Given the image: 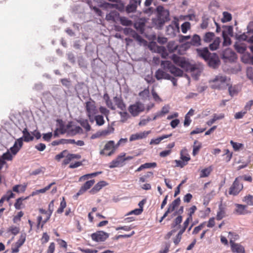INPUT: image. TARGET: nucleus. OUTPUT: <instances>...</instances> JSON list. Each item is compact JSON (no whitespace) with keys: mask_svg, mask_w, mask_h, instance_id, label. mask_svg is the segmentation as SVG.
<instances>
[{"mask_svg":"<svg viewBox=\"0 0 253 253\" xmlns=\"http://www.w3.org/2000/svg\"><path fill=\"white\" fill-rule=\"evenodd\" d=\"M172 60L178 66L184 70L189 71L192 76L196 80L198 79L203 70V66L201 64H190L185 59L175 55H173Z\"/></svg>","mask_w":253,"mask_h":253,"instance_id":"nucleus-1","label":"nucleus"},{"mask_svg":"<svg viewBox=\"0 0 253 253\" xmlns=\"http://www.w3.org/2000/svg\"><path fill=\"white\" fill-rule=\"evenodd\" d=\"M81 130V128L80 126L73 125L72 122H69L67 125L64 126L61 122L59 123V127L54 131V136L56 137L58 136L59 133L64 134L66 132L75 135L79 132Z\"/></svg>","mask_w":253,"mask_h":253,"instance_id":"nucleus-2","label":"nucleus"},{"mask_svg":"<svg viewBox=\"0 0 253 253\" xmlns=\"http://www.w3.org/2000/svg\"><path fill=\"white\" fill-rule=\"evenodd\" d=\"M227 77L221 74L214 77L209 81L211 88L216 89H222L227 85Z\"/></svg>","mask_w":253,"mask_h":253,"instance_id":"nucleus-3","label":"nucleus"},{"mask_svg":"<svg viewBox=\"0 0 253 253\" xmlns=\"http://www.w3.org/2000/svg\"><path fill=\"white\" fill-rule=\"evenodd\" d=\"M85 109L89 121H92L94 116L98 113V109L94 101L89 99L85 103Z\"/></svg>","mask_w":253,"mask_h":253,"instance_id":"nucleus-4","label":"nucleus"},{"mask_svg":"<svg viewBox=\"0 0 253 253\" xmlns=\"http://www.w3.org/2000/svg\"><path fill=\"white\" fill-rule=\"evenodd\" d=\"M161 66L165 70H168L175 76L181 77L183 75V71L173 66L169 61H164L161 63Z\"/></svg>","mask_w":253,"mask_h":253,"instance_id":"nucleus-5","label":"nucleus"},{"mask_svg":"<svg viewBox=\"0 0 253 253\" xmlns=\"http://www.w3.org/2000/svg\"><path fill=\"white\" fill-rule=\"evenodd\" d=\"M117 148L114 141L110 140L105 145L104 149L100 151V154L106 156H110L115 153Z\"/></svg>","mask_w":253,"mask_h":253,"instance_id":"nucleus-6","label":"nucleus"},{"mask_svg":"<svg viewBox=\"0 0 253 253\" xmlns=\"http://www.w3.org/2000/svg\"><path fill=\"white\" fill-rule=\"evenodd\" d=\"M144 105L140 102H137L128 107V111L133 117L138 116L139 113L144 111Z\"/></svg>","mask_w":253,"mask_h":253,"instance_id":"nucleus-7","label":"nucleus"},{"mask_svg":"<svg viewBox=\"0 0 253 253\" xmlns=\"http://www.w3.org/2000/svg\"><path fill=\"white\" fill-rule=\"evenodd\" d=\"M149 48L153 52L160 53L164 58H166L168 55L166 48L164 46H158L155 42L150 43Z\"/></svg>","mask_w":253,"mask_h":253,"instance_id":"nucleus-8","label":"nucleus"},{"mask_svg":"<svg viewBox=\"0 0 253 253\" xmlns=\"http://www.w3.org/2000/svg\"><path fill=\"white\" fill-rule=\"evenodd\" d=\"M239 178H236L230 188L229 193L230 195H237L243 189V185L239 181Z\"/></svg>","mask_w":253,"mask_h":253,"instance_id":"nucleus-9","label":"nucleus"},{"mask_svg":"<svg viewBox=\"0 0 253 253\" xmlns=\"http://www.w3.org/2000/svg\"><path fill=\"white\" fill-rule=\"evenodd\" d=\"M92 240L96 242H103L109 237V234L102 231H97L91 235Z\"/></svg>","mask_w":253,"mask_h":253,"instance_id":"nucleus-10","label":"nucleus"},{"mask_svg":"<svg viewBox=\"0 0 253 253\" xmlns=\"http://www.w3.org/2000/svg\"><path fill=\"white\" fill-rule=\"evenodd\" d=\"M141 3V0H130L126 7V12L128 13L135 12L137 6L140 5Z\"/></svg>","mask_w":253,"mask_h":253,"instance_id":"nucleus-11","label":"nucleus"},{"mask_svg":"<svg viewBox=\"0 0 253 253\" xmlns=\"http://www.w3.org/2000/svg\"><path fill=\"white\" fill-rule=\"evenodd\" d=\"M157 11L158 13V17L162 18V19L166 21L169 20V13L168 9H165L162 6H158L157 7Z\"/></svg>","mask_w":253,"mask_h":253,"instance_id":"nucleus-12","label":"nucleus"},{"mask_svg":"<svg viewBox=\"0 0 253 253\" xmlns=\"http://www.w3.org/2000/svg\"><path fill=\"white\" fill-rule=\"evenodd\" d=\"M23 145V138L20 137L17 139L13 146L11 147L9 151L11 152V154L13 155V157L17 153V152L19 151L20 149Z\"/></svg>","mask_w":253,"mask_h":253,"instance_id":"nucleus-13","label":"nucleus"},{"mask_svg":"<svg viewBox=\"0 0 253 253\" xmlns=\"http://www.w3.org/2000/svg\"><path fill=\"white\" fill-rule=\"evenodd\" d=\"M178 31L179 27L176 23L170 24L167 27V34L171 37H174Z\"/></svg>","mask_w":253,"mask_h":253,"instance_id":"nucleus-14","label":"nucleus"},{"mask_svg":"<svg viewBox=\"0 0 253 253\" xmlns=\"http://www.w3.org/2000/svg\"><path fill=\"white\" fill-rule=\"evenodd\" d=\"M231 250L234 253H244L245 250L244 247L240 244L235 243L232 239L230 240Z\"/></svg>","mask_w":253,"mask_h":253,"instance_id":"nucleus-15","label":"nucleus"},{"mask_svg":"<svg viewBox=\"0 0 253 253\" xmlns=\"http://www.w3.org/2000/svg\"><path fill=\"white\" fill-rule=\"evenodd\" d=\"M150 133V131L140 132L132 134L129 138L130 141H133L136 140L143 139L147 137Z\"/></svg>","mask_w":253,"mask_h":253,"instance_id":"nucleus-16","label":"nucleus"},{"mask_svg":"<svg viewBox=\"0 0 253 253\" xmlns=\"http://www.w3.org/2000/svg\"><path fill=\"white\" fill-rule=\"evenodd\" d=\"M222 56L223 58L230 61H233L236 58L235 53L230 48H227L223 52Z\"/></svg>","mask_w":253,"mask_h":253,"instance_id":"nucleus-17","label":"nucleus"},{"mask_svg":"<svg viewBox=\"0 0 253 253\" xmlns=\"http://www.w3.org/2000/svg\"><path fill=\"white\" fill-rule=\"evenodd\" d=\"M95 183L94 180H90L86 181L83 186H82L80 190L77 193V195L83 194L87 190L89 189Z\"/></svg>","mask_w":253,"mask_h":253,"instance_id":"nucleus-18","label":"nucleus"},{"mask_svg":"<svg viewBox=\"0 0 253 253\" xmlns=\"http://www.w3.org/2000/svg\"><path fill=\"white\" fill-rule=\"evenodd\" d=\"M155 77L158 80L163 79L167 80L170 79V75L161 69H159L156 71Z\"/></svg>","mask_w":253,"mask_h":253,"instance_id":"nucleus-19","label":"nucleus"},{"mask_svg":"<svg viewBox=\"0 0 253 253\" xmlns=\"http://www.w3.org/2000/svg\"><path fill=\"white\" fill-rule=\"evenodd\" d=\"M113 101L117 107L122 111H126V106L121 97L115 96L113 98Z\"/></svg>","mask_w":253,"mask_h":253,"instance_id":"nucleus-20","label":"nucleus"},{"mask_svg":"<svg viewBox=\"0 0 253 253\" xmlns=\"http://www.w3.org/2000/svg\"><path fill=\"white\" fill-rule=\"evenodd\" d=\"M198 55L204 59L205 60H208L209 59V57L210 56V53L208 49V48L206 47L202 49H198L197 50Z\"/></svg>","mask_w":253,"mask_h":253,"instance_id":"nucleus-21","label":"nucleus"},{"mask_svg":"<svg viewBox=\"0 0 253 253\" xmlns=\"http://www.w3.org/2000/svg\"><path fill=\"white\" fill-rule=\"evenodd\" d=\"M106 182L104 181H101L98 182L90 190V193L92 194H94L98 192L103 187L106 186Z\"/></svg>","mask_w":253,"mask_h":253,"instance_id":"nucleus-22","label":"nucleus"},{"mask_svg":"<svg viewBox=\"0 0 253 253\" xmlns=\"http://www.w3.org/2000/svg\"><path fill=\"white\" fill-rule=\"evenodd\" d=\"M236 207V209L235 210V212L239 215L245 214L247 213L246 208L247 206L245 205L236 204L235 205Z\"/></svg>","mask_w":253,"mask_h":253,"instance_id":"nucleus-23","label":"nucleus"},{"mask_svg":"<svg viewBox=\"0 0 253 253\" xmlns=\"http://www.w3.org/2000/svg\"><path fill=\"white\" fill-rule=\"evenodd\" d=\"M54 201L52 200L48 205V213L47 214V217L46 218V220H44L42 221V227H43L44 224L49 219V218L52 213V212L54 210Z\"/></svg>","mask_w":253,"mask_h":253,"instance_id":"nucleus-24","label":"nucleus"},{"mask_svg":"<svg viewBox=\"0 0 253 253\" xmlns=\"http://www.w3.org/2000/svg\"><path fill=\"white\" fill-rule=\"evenodd\" d=\"M119 18V13L117 11H112L106 16V19L107 21H116Z\"/></svg>","mask_w":253,"mask_h":253,"instance_id":"nucleus-25","label":"nucleus"},{"mask_svg":"<svg viewBox=\"0 0 253 253\" xmlns=\"http://www.w3.org/2000/svg\"><path fill=\"white\" fill-rule=\"evenodd\" d=\"M23 132V140H24L25 142H29L33 140L34 136L32 135V133H30L27 130V129L24 128L22 131Z\"/></svg>","mask_w":253,"mask_h":253,"instance_id":"nucleus-26","label":"nucleus"},{"mask_svg":"<svg viewBox=\"0 0 253 253\" xmlns=\"http://www.w3.org/2000/svg\"><path fill=\"white\" fill-rule=\"evenodd\" d=\"M226 212L225 209L224 208L221 204L219 206L218 211L217 212L216 219L218 220H220L225 216Z\"/></svg>","mask_w":253,"mask_h":253,"instance_id":"nucleus-27","label":"nucleus"},{"mask_svg":"<svg viewBox=\"0 0 253 253\" xmlns=\"http://www.w3.org/2000/svg\"><path fill=\"white\" fill-rule=\"evenodd\" d=\"M75 143V140L74 139H61L59 140H55L52 142V144L54 146L60 144H68V143H71V144H74Z\"/></svg>","mask_w":253,"mask_h":253,"instance_id":"nucleus-28","label":"nucleus"},{"mask_svg":"<svg viewBox=\"0 0 253 253\" xmlns=\"http://www.w3.org/2000/svg\"><path fill=\"white\" fill-rule=\"evenodd\" d=\"M172 135V134H168V135H164L161 137H159L158 138H155V139H151L150 144H155L157 145L159 144L161 141L163 140H164L165 138H167Z\"/></svg>","mask_w":253,"mask_h":253,"instance_id":"nucleus-29","label":"nucleus"},{"mask_svg":"<svg viewBox=\"0 0 253 253\" xmlns=\"http://www.w3.org/2000/svg\"><path fill=\"white\" fill-rule=\"evenodd\" d=\"M220 42V39L218 37L214 39L212 43H211L209 45L210 48L211 50L213 51L216 50L219 46Z\"/></svg>","mask_w":253,"mask_h":253,"instance_id":"nucleus-30","label":"nucleus"},{"mask_svg":"<svg viewBox=\"0 0 253 253\" xmlns=\"http://www.w3.org/2000/svg\"><path fill=\"white\" fill-rule=\"evenodd\" d=\"M224 117V115L223 114H220L218 115L214 114L213 116L212 119L208 121L207 122V124L210 126H211L216 121L223 119Z\"/></svg>","mask_w":253,"mask_h":253,"instance_id":"nucleus-31","label":"nucleus"},{"mask_svg":"<svg viewBox=\"0 0 253 253\" xmlns=\"http://www.w3.org/2000/svg\"><path fill=\"white\" fill-rule=\"evenodd\" d=\"M28 197L26 198L20 197L17 199L16 201V202L14 204V207L16 209L20 210L24 208V206L22 203L23 201L26 200L28 199Z\"/></svg>","mask_w":253,"mask_h":253,"instance_id":"nucleus-32","label":"nucleus"},{"mask_svg":"<svg viewBox=\"0 0 253 253\" xmlns=\"http://www.w3.org/2000/svg\"><path fill=\"white\" fill-rule=\"evenodd\" d=\"M94 121H95L96 125L99 126H102L105 123L103 116L99 115H97V114L94 116V119H93V121L90 122L93 123Z\"/></svg>","mask_w":253,"mask_h":253,"instance_id":"nucleus-33","label":"nucleus"},{"mask_svg":"<svg viewBox=\"0 0 253 253\" xmlns=\"http://www.w3.org/2000/svg\"><path fill=\"white\" fill-rule=\"evenodd\" d=\"M242 60L246 63L253 64V56L250 53H246L242 57Z\"/></svg>","mask_w":253,"mask_h":253,"instance_id":"nucleus-34","label":"nucleus"},{"mask_svg":"<svg viewBox=\"0 0 253 253\" xmlns=\"http://www.w3.org/2000/svg\"><path fill=\"white\" fill-rule=\"evenodd\" d=\"M119 20L121 24L123 26H129L132 24V22L126 17H119Z\"/></svg>","mask_w":253,"mask_h":253,"instance_id":"nucleus-35","label":"nucleus"},{"mask_svg":"<svg viewBox=\"0 0 253 253\" xmlns=\"http://www.w3.org/2000/svg\"><path fill=\"white\" fill-rule=\"evenodd\" d=\"M55 184V182H52L50 184H49L48 185H47V186L44 187V188H42V189H41L40 190H37L36 191L33 192L32 195L34 196V195L38 194L39 193H44L46 191L48 190L51 187V186Z\"/></svg>","mask_w":253,"mask_h":253,"instance_id":"nucleus-36","label":"nucleus"},{"mask_svg":"<svg viewBox=\"0 0 253 253\" xmlns=\"http://www.w3.org/2000/svg\"><path fill=\"white\" fill-rule=\"evenodd\" d=\"M182 221V216L181 215L178 216L173 220V222L171 224V227L172 228L176 227V228H180V224L181 223Z\"/></svg>","mask_w":253,"mask_h":253,"instance_id":"nucleus-37","label":"nucleus"},{"mask_svg":"<svg viewBox=\"0 0 253 253\" xmlns=\"http://www.w3.org/2000/svg\"><path fill=\"white\" fill-rule=\"evenodd\" d=\"M234 47L237 51L240 53H244L247 49L245 45L238 43L234 44Z\"/></svg>","mask_w":253,"mask_h":253,"instance_id":"nucleus-38","label":"nucleus"},{"mask_svg":"<svg viewBox=\"0 0 253 253\" xmlns=\"http://www.w3.org/2000/svg\"><path fill=\"white\" fill-rule=\"evenodd\" d=\"M202 145L201 143L198 142L197 140H195L194 142L193 145V149L192 154L194 156H195L198 153L199 150L201 148Z\"/></svg>","mask_w":253,"mask_h":253,"instance_id":"nucleus-39","label":"nucleus"},{"mask_svg":"<svg viewBox=\"0 0 253 253\" xmlns=\"http://www.w3.org/2000/svg\"><path fill=\"white\" fill-rule=\"evenodd\" d=\"M177 45L174 41H170L168 42L167 48L170 52H172L176 50Z\"/></svg>","mask_w":253,"mask_h":253,"instance_id":"nucleus-40","label":"nucleus"},{"mask_svg":"<svg viewBox=\"0 0 253 253\" xmlns=\"http://www.w3.org/2000/svg\"><path fill=\"white\" fill-rule=\"evenodd\" d=\"M212 169L211 167L205 168L201 171L200 177H208L211 173Z\"/></svg>","mask_w":253,"mask_h":253,"instance_id":"nucleus-41","label":"nucleus"},{"mask_svg":"<svg viewBox=\"0 0 253 253\" xmlns=\"http://www.w3.org/2000/svg\"><path fill=\"white\" fill-rule=\"evenodd\" d=\"M223 18L221 19V21L223 23L229 22L232 19V15L228 12L224 11L222 13Z\"/></svg>","mask_w":253,"mask_h":253,"instance_id":"nucleus-42","label":"nucleus"},{"mask_svg":"<svg viewBox=\"0 0 253 253\" xmlns=\"http://www.w3.org/2000/svg\"><path fill=\"white\" fill-rule=\"evenodd\" d=\"M1 159L5 161H12L13 158V156L11 154L9 150H7L6 152L3 153L0 157Z\"/></svg>","mask_w":253,"mask_h":253,"instance_id":"nucleus-43","label":"nucleus"},{"mask_svg":"<svg viewBox=\"0 0 253 253\" xmlns=\"http://www.w3.org/2000/svg\"><path fill=\"white\" fill-rule=\"evenodd\" d=\"M201 39L199 36L195 35L193 37L191 43L194 46H199L200 45Z\"/></svg>","mask_w":253,"mask_h":253,"instance_id":"nucleus-44","label":"nucleus"},{"mask_svg":"<svg viewBox=\"0 0 253 253\" xmlns=\"http://www.w3.org/2000/svg\"><path fill=\"white\" fill-rule=\"evenodd\" d=\"M169 112V107L168 106H164L163 107L162 110L154 117L153 120L156 119L157 118L163 116L164 115L167 114Z\"/></svg>","mask_w":253,"mask_h":253,"instance_id":"nucleus-45","label":"nucleus"},{"mask_svg":"<svg viewBox=\"0 0 253 253\" xmlns=\"http://www.w3.org/2000/svg\"><path fill=\"white\" fill-rule=\"evenodd\" d=\"M208 60H209V65L211 67H212L214 68H215L216 67H217L219 65V61L217 58L213 59V58H210L209 57V59Z\"/></svg>","mask_w":253,"mask_h":253,"instance_id":"nucleus-46","label":"nucleus"},{"mask_svg":"<svg viewBox=\"0 0 253 253\" xmlns=\"http://www.w3.org/2000/svg\"><path fill=\"white\" fill-rule=\"evenodd\" d=\"M166 20L162 19V18H160L158 17L157 19L154 20L153 22L156 25L157 27L159 29H161L165 23L166 22Z\"/></svg>","mask_w":253,"mask_h":253,"instance_id":"nucleus-47","label":"nucleus"},{"mask_svg":"<svg viewBox=\"0 0 253 253\" xmlns=\"http://www.w3.org/2000/svg\"><path fill=\"white\" fill-rule=\"evenodd\" d=\"M214 34L212 32L207 33L204 38V40L206 42H210L213 39Z\"/></svg>","mask_w":253,"mask_h":253,"instance_id":"nucleus-48","label":"nucleus"},{"mask_svg":"<svg viewBox=\"0 0 253 253\" xmlns=\"http://www.w3.org/2000/svg\"><path fill=\"white\" fill-rule=\"evenodd\" d=\"M66 207V203L64 197H62V200L60 202V207L56 211L57 213H61L63 212L64 209Z\"/></svg>","mask_w":253,"mask_h":253,"instance_id":"nucleus-49","label":"nucleus"},{"mask_svg":"<svg viewBox=\"0 0 253 253\" xmlns=\"http://www.w3.org/2000/svg\"><path fill=\"white\" fill-rule=\"evenodd\" d=\"M26 240V234H22L20 235V237L19 240L15 243V245L18 246V247H20L24 243Z\"/></svg>","mask_w":253,"mask_h":253,"instance_id":"nucleus-50","label":"nucleus"},{"mask_svg":"<svg viewBox=\"0 0 253 253\" xmlns=\"http://www.w3.org/2000/svg\"><path fill=\"white\" fill-rule=\"evenodd\" d=\"M12 190L15 192L22 193L25 191V186L22 185H16L13 187Z\"/></svg>","mask_w":253,"mask_h":253,"instance_id":"nucleus-51","label":"nucleus"},{"mask_svg":"<svg viewBox=\"0 0 253 253\" xmlns=\"http://www.w3.org/2000/svg\"><path fill=\"white\" fill-rule=\"evenodd\" d=\"M243 201L248 205L253 206V196L248 195L244 198Z\"/></svg>","mask_w":253,"mask_h":253,"instance_id":"nucleus-52","label":"nucleus"},{"mask_svg":"<svg viewBox=\"0 0 253 253\" xmlns=\"http://www.w3.org/2000/svg\"><path fill=\"white\" fill-rule=\"evenodd\" d=\"M223 38V45L224 46H228L231 44V39L230 38L227 36L224 32L222 33Z\"/></svg>","mask_w":253,"mask_h":253,"instance_id":"nucleus-53","label":"nucleus"},{"mask_svg":"<svg viewBox=\"0 0 253 253\" xmlns=\"http://www.w3.org/2000/svg\"><path fill=\"white\" fill-rule=\"evenodd\" d=\"M54 89L55 91L57 92V94L55 95H53L52 96L54 98V99L57 101H59L61 97L60 95L62 93V90L61 88H59L58 87H55Z\"/></svg>","mask_w":253,"mask_h":253,"instance_id":"nucleus-54","label":"nucleus"},{"mask_svg":"<svg viewBox=\"0 0 253 253\" xmlns=\"http://www.w3.org/2000/svg\"><path fill=\"white\" fill-rule=\"evenodd\" d=\"M101 173V172H94V173H92L90 174H87L84 175L80 178L79 181H83L85 180L86 179H87L89 177H90L91 176H95L98 174V173Z\"/></svg>","mask_w":253,"mask_h":253,"instance_id":"nucleus-55","label":"nucleus"},{"mask_svg":"<svg viewBox=\"0 0 253 253\" xmlns=\"http://www.w3.org/2000/svg\"><path fill=\"white\" fill-rule=\"evenodd\" d=\"M190 28V24L188 22H185L181 25V31L184 34H185L188 29Z\"/></svg>","mask_w":253,"mask_h":253,"instance_id":"nucleus-56","label":"nucleus"},{"mask_svg":"<svg viewBox=\"0 0 253 253\" xmlns=\"http://www.w3.org/2000/svg\"><path fill=\"white\" fill-rule=\"evenodd\" d=\"M230 143L235 151L239 150L243 146L242 144L235 142L233 140H231Z\"/></svg>","mask_w":253,"mask_h":253,"instance_id":"nucleus-57","label":"nucleus"},{"mask_svg":"<svg viewBox=\"0 0 253 253\" xmlns=\"http://www.w3.org/2000/svg\"><path fill=\"white\" fill-rule=\"evenodd\" d=\"M119 114L121 117V121L123 122H126L129 117V114L125 111L124 112H120Z\"/></svg>","mask_w":253,"mask_h":253,"instance_id":"nucleus-58","label":"nucleus"},{"mask_svg":"<svg viewBox=\"0 0 253 253\" xmlns=\"http://www.w3.org/2000/svg\"><path fill=\"white\" fill-rule=\"evenodd\" d=\"M247 76L248 79L253 83V71L252 67L248 68L247 69Z\"/></svg>","mask_w":253,"mask_h":253,"instance_id":"nucleus-59","label":"nucleus"},{"mask_svg":"<svg viewBox=\"0 0 253 253\" xmlns=\"http://www.w3.org/2000/svg\"><path fill=\"white\" fill-rule=\"evenodd\" d=\"M149 91L148 89H145L139 93V96L143 99H145L149 97Z\"/></svg>","mask_w":253,"mask_h":253,"instance_id":"nucleus-60","label":"nucleus"},{"mask_svg":"<svg viewBox=\"0 0 253 253\" xmlns=\"http://www.w3.org/2000/svg\"><path fill=\"white\" fill-rule=\"evenodd\" d=\"M237 178H239V181H241L242 180H244L245 181H248L250 182H251L253 180L252 176L250 175H244L243 176H240L237 177Z\"/></svg>","mask_w":253,"mask_h":253,"instance_id":"nucleus-61","label":"nucleus"},{"mask_svg":"<svg viewBox=\"0 0 253 253\" xmlns=\"http://www.w3.org/2000/svg\"><path fill=\"white\" fill-rule=\"evenodd\" d=\"M19 228L14 226H10L8 229V231L11 232V233L14 235L17 234L19 232Z\"/></svg>","mask_w":253,"mask_h":253,"instance_id":"nucleus-62","label":"nucleus"},{"mask_svg":"<svg viewBox=\"0 0 253 253\" xmlns=\"http://www.w3.org/2000/svg\"><path fill=\"white\" fill-rule=\"evenodd\" d=\"M209 19L207 17H203L202 19V22L201 24V27L202 29H206L207 28L209 24Z\"/></svg>","mask_w":253,"mask_h":253,"instance_id":"nucleus-63","label":"nucleus"},{"mask_svg":"<svg viewBox=\"0 0 253 253\" xmlns=\"http://www.w3.org/2000/svg\"><path fill=\"white\" fill-rule=\"evenodd\" d=\"M229 94L231 96H233L238 93V90L235 86H229L228 88Z\"/></svg>","mask_w":253,"mask_h":253,"instance_id":"nucleus-64","label":"nucleus"}]
</instances>
